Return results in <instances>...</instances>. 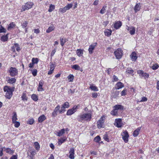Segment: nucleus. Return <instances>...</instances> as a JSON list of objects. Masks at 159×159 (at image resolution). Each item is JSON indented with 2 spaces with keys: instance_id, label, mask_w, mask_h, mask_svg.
Here are the masks:
<instances>
[{
  "instance_id": "nucleus-32",
  "label": "nucleus",
  "mask_w": 159,
  "mask_h": 159,
  "mask_svg": "<svg viewBox=\"0 0 159 159\" xmlns=\"http://www.w3.org/2000/svg\"><path fill=\"white\" fill-rule=\"evenodd\" d=\"M89 88L92 90H93L94 91H98V88L96 86H93V85H91Z\"/></svg>"
},
{
  "instance_id": "nucleus-35",
  "label": "nucleus",
  "mask_w": 159,
  "mask_h": 159,
  "mask_svg": "<svg viewBox=\"0 0 159 159\" xmlns=\"http://www.w3.org/2000/svg\"><path fill=\"white\" fill-rule=\"evenodd\" d=\"M111 114L113 116H117L118 115V111L115 109L111 111Z\"/></svg>"
},
{
  "instance_id": "nucleus-12",
  "label": "nucleus",
  "mask_w": 159,
  "mask_h": 159,
  "mask_svg": "<svg viewBox=\"0 0 159 159\" xmlns=\"http://www.w3.org/2000/svg\"><path fill=\"white\" fill-rule=\"evenodd\" d=\"M69 153L70 154L69 156L70 158V159H74L75 158L74 156L75 154V151L73 148H70Z\"/></svg>"
},
{
  "instance_id": "nucleus-56",
  "label": "nucleus",
  "mask_w": 159,
  "mask_h": 159,
  "mask_svg": "<svg viewBox=\"0 0 159 159\" xmlns=\"http://www.w3.org/2000/svg\"><path fill=\"white\" fill-rule=\"evenodd\" d=\"M32 75L34 76L37 75V70L36 69H34L33 70H31Z\"/></svg>"
},
{
  "instance_id": "nucleus-41",
  "label": "nucleus",
  "mask_w": 159,
  "mask_h": 159,
  "mask_svg": "<svg viewBox=\"0 0 159 159\" xmlns=\"http://www.w3.org/2000/svg\"><path fill=\"white\" fill-rule=\"evenodd\" d=\"M22 100L24 101H27V98L25 93H23L21 96Z\"/></svg>"
},
{
  "instance_id": "nucleus-3",
  "label": "nucleus",
  "mask_w": 159,
  "mask_h": 159,
  "mask_svg": "<svg viewBox=\"0 0 159 159\" xmlns=\"http://www.w3.org/2000/svg\"><path fill=\"white\" fill-rule=\"evenodd\" d=\"M9 75L12 77L17 75L18 74L17 70L15 67H10L8 70Z\"/></svg>"
},
{
  "instance_id": "nucleus-18",
  "label": "nucleus",
  "mask_w": 159,
  "mask_h": 159,
  "mask_svg": "<svg viewBox=\"0 0 159 159\" xmlns=\"http://www.w3.org/2000/svg\"><path fill=\"white\" fill-rule=\"evenodd\" d=\"M141 127H138L135 130L133 134V136L134 137H137L139 134V131L141 129Z\"/></svg>"
},
{
  "instance_id": "nucleus-54",
  "label": "nucleus",
  "mask_w": 159,
  "mask_h": 159,
  "mask_svg": "<svg viewBox=\"0 0 159 159\" xmlns=\"http://www.w3.org/2000/svg\"><path fill=\"white\" fill-rule=\"evenodd\" d=\"M60 108V106L59 105H57V107L55 108L53 111L57 113L58 112H59Z\"/></svg>"
},
{
  "instance_id": "nucleus-44",
  "label": "nucleus",
  "mask_w": 159,
  "mask_h": 159,
  "mask_svg": "<svg viewBox=\"0 0 159 159\" xmlns=\"http://www.w3.org/2000/svg\"><path fill=\"white\" fill-rule=\"evenodd\" d=\"M74 113L72 110L71 109H70L67 111L66 113V115H67L70 116L72 115Z\"/></svg>"
},
{
  "instance_id": "nucleus-13",
  "label": "nucleus",
  "mask_w": 159,
  "mask_h": 159,
  "mask_svg": "<svg viewBox=\"0 0 159 159\" xmlns=\"http://www.w3.org/2000/svg\"><path fill=\"white\" fill-rule=\"evenodd\" d=\"M97 45V43H95L89 46L88 50L90 54H91L93 53V51L94 49Z\"/></svg>"
},
{
  "instance_id": "nucleus-43",
  "label": "nucleus",
  "mask_w": 159,
  "mask_h": 159,
  "mask_svg": "<svg viewBox=\"0 0 159 159\" xmlns=\"http://www.w3.org/2000/svg\"><path fill=\"white\" fill-rule=\"evenodd\" d=\"M39 60L37 58H33L32 60V62L34 64H37Z\"/></svg>"
},
{
  "instance_id": "nucleus-15",
  "label": "nucleus",
  "mask_w": 159,
  "mask_h": 159,
  "mask_svg": "<svg viewBox=\"0 0 159 159\" xmlns=\"http://www.w3.org/2000/svg\"><path fill=\"white\" fill-rule=\"evenodd\" d=\"M127 30L129 31L131 35H133L135 34V30L134 27L127 26Z\"/></svg>"
},
{
  "instance_id": "nucleus-64",
  "label": "nucleus",
  "mask_w": 159,
  "mask_h": 159,
  "mask_svg": "<svg viewBox=\"0 0 159 159\" xmlns=\"http://www.w3.org/2000/svg\"><path fill=\"white\" fill-rule=\"evenodd\" d=\"M75 92V89L72 90L70 89L68 91V93L69 94H73Z\"/></svg>"
},
{
  "instance_id": "nucleus-11",
  "label": "nucleus",
  "mask_w": 159,
  "mask_h": 159,
  "mask_svg": "<svg viewBox=\"0 0 159 159\" xmlns=\"http://www.w3.org/2000/svg\"><path fill=\"white\" fill-rule=\"evenodd\" d=\"M124 87V84L120 82H117L116 84V87H114V89H119Z\"/></svg>"
},
{
  "instance_id": "nucleus-40",
  "label": "nucleus",
  "mask_w": 159,
  "mask_h": 159,
  "mask_svg": "<svg viewBox=\"0 0 159 159\" xmlns=\"http://www.w3.org/2000/svg\"><path fill=\"white\" fill-rule=\"evenodd\" d=\"M72 68L74 69L75 70H79V69L80 68V66L77 65H74L72 66Z\"/></svg>"
},
{
  "instance_id": "nucleus-63",
  "label": "nucleus",
  "mask_w": 159,
  "mask_h": 159,
  "mask_svg": "<svg viewBox=\"0 0 159 159\" xmlns=\"http://www.w3.org/2000/svg\"><path fill=\"white\" fill-rule=\"evenodd\" d=\"M148 99L145 97H143L142 99L140 101V102H144L147 101Z\"/></svg>"
},
{
  "instance_id": "nucleus-47",
  "label": "nucleus",
  "mask_w": 159,
  "mask_h": 159,
  "mask_svg": "<svg viewBox=\"0 0 159 159\" xmlns=\"http://www.w3.org/2000/svg\"><path fill=\"white\" fill-rule=\"evenodd\" d=\"M31 98L35 101H37L38 99L37 96L35 94H33L32 95Z\"/></svg>"
},
{
  "instance_id": "nucleus-2",
  "label": "nucleus",
  "mask_w": 159,
  "mask_h": 159,
  "mask_svg": "<svg viewBox=\"0 0 159 159\" xmlns=\"http://www.w3.org/2000/svg\"><path fill=\"white\" fill-rule=\"evenodd\" d=\"M15 88L14 87H11L7 86L4 87V90L6 92L5 96L8 99H10L12 95L13 92L14 91Z\"/></svg>"
},
{
  "instance_id": "nucleus-38",
  "label": "nucleus",
  "mask_w": 159,
  "mask_h": 159,
  "mask_svg": "<svg viewBox=\"0 0 159 159\" xmlns=\"http://www.w3.org/2000/svg\"><path fill=\"white\" fill-rule=\"evenodd\" d=\"M65 108L64 107L62 106L61 107V109H59V112L60 114H62L64 113L65 111L66 110L65 109Z\"/></svg>"
},
{
  "instance_id": "nucleus-19",
  "label": "nucleus",
  "mask_w": 159,
  "mask_h": 159,
  "mask_svg": "<svg viewBox=\"0 0 159 159\" xmlns=\"http://www.w3.org/2000/svg\"><path fill=\"white\" fill-rule=\"evenodd\" d=\"M113 109L118 110H123L124 109V107L123 106L120 105H116L114 106L113 107Z\"/></svg>"
},
{
  "instance_id": "nucleus-7",
  "label": "nucleus",
  "mask_w": 159,
  "mask_h": 159,
  "mask_svg": "<svg viewBox=\"0 0 159 159\" xmlns=\"http://www.w3.org/2000/svg\"><path fill=\"white\" fill-rule=\"evenodd\" d=\"M33 4H34L32 2H27L25 3L24 6L22 7V8L21 9V11H25L26 10H27L31 8Z\"/></svg>"
},
{
  "instance_id": "nucleus-46",
  "label": "nucleus",
  "mask_w": 159,
  "mask_h": 159,
  "mask_svg": "<svg viewBox=\"0 0 159 159\" xmlns=\"http://www.w3.org/2000/svg\"><path fill=\"white\" fill-rule=\"evenodd\" d=\"M126 72L129 74H132L133 73L134 71L131 68H128L126 71Z\"/></svg>"
},
{
  "instance_id": "nucleus-29",
  "label": "nucleus",
  "mask_w": 159,
  "mask_h": 159,
  "mask_svg": "<svg viewBox=\"0 0 159 159\" xmlns=\"http://www.w3.org/2000/svg\"><path fill=\"white\" fill-rule=\"evenodd\" d=\"M9 34H7L5 35L2 36L1 38V40L3 42H5L7 40H8V35Z\"/></svg>"
},
{
  "instance_id": "nucleus-51",
  "label": "nucleus",
  "mask_w": 159,
  "mask_h": 159,
  "mask_svg": "<svg viewBox=\"0 0 159 159\" xmlns=\"http://www.w3.org/2000/svg\"><path fill=\"white\" fill-rule=\"evenodd\" d=\"M68 78L70 82H72L74 79V76L73 75L70 74L68 76Z\"/></svg>"
},
{
  "instance_id": "nucleus-31",
  "label": "nucleus",
  "mask_w": 159,
  "mask_h": 159,
  "mask_svg": "<svg viewBox=\"0 0 159 159\" xmlns=\"http://www.w3.org/2000/svg\"><path fill=\"white\" fill-rule=\"evenodd\" d=\"M112 31L111 30H107L104 32L106 36L108 37L110 36L111 34Z\"/></svg>"
},
{
  "instance_id": "nucleus-42",
  "label": "nucleus",
  "mask_w": 159,
  "mask_h": 159,
  "mask_svg": "<svg viewBox=\"0 0 159 159\" xmlns=\"http://www.w3.org/2000/svg\"><path fill=\"white\" fill-rule=\"evenodd\" d=\"M159 67V66L157 64H155L152 66V68L153 70H156Z\"/></svg>"
},
{
  "instance_id": "nucleus-20",
  "label": "nucleus",
  "mask_w": 159,
  "mask_h": 159,
  "mask_svg": "<svg viewBox=\"0 0 159 159\" xmlns=\"http://www.w3.org/2000/svg\"><path fill=\"white\" fill-rule=\"evenodd\" d=\"M3 149H4L6 152L10 154H12L14 152V151L11 150L9 148H5V147H3Z\"/></svg>"
},
{
  "instance_id": "nucleus-34",
  "label": "nucleus",
  "mask_w": 159,
  "mask_h": 159,
  "mask_svg": "<svg viewBox=\"0 0 159 159\" xmlns=\"http://www.w3.org/2000/svg\"><path fill=\"white\" fill-rule=\"evenodd\" d=\"M107 7V6H104L102 8L100 11V13L101 14H104L106 11V8Z\"/></svg>"
},
{
  "instance_id": "nucleus-25",
  "label": "nucleus",
  "mask_w": 159,
  "mask_h": 159,
  "mask_svg": "<svg viewBox=\"0 0 159 159\" xmlns=\"http://www.w3.org/2000/svg\"><path fill=\"white\" fill-rule=\"evenodd\" d=\"M43 84V83L42 81H40L39 82V87L38 88V90L39 91H41L43 90V89L42 88Z\"/></svg>"
},
{
  "instance_id": "nucleus-1",
  "label": "nucleus",
  "mask_w": 159,
  "mask_h": 159,
  "mask_svg": "<svg viewBox=\"0 0 159 159\" xmlns=\"http://www.w3.org/2000/svg\"><path fill=\"white\" fill-rule=\"evenodd\" d=\"M92 118V115L90 113H84L79 115L77 117L78 121L84 122L85 121H89Z\"/></svg>"
},
{
  "instance_id": "nucleus-45",
  "label": "nucleus",
  "mask_w": 159,
  "mask_h": 159,
  "mask_svg": "<svg viewBox=\"0 0 159 159\" xmlns=\"http://www.w3.org/2000/svg\"><path fill=\"white\" fill-rule=\"evenodd\" d=\"M127 90L126 89H124L120 93L121 96H125L127 94Z\"/></svg>"
},
{
  "instance_id": "nucleus-55",
  "label": "nucleus",
  "mask_w": 159,
  "mask_h": 159,
  "mask_svg": "<svg viewBox=\"0 0 159 159\" xmlns=\"http://www.w3.org/2000/svg\"><path fill=\"white\" fill-rule=\"evenodd\" d=\"M14 46L16 48V50L17 51H19L20 50V49L18 43H15Z\"/></svg>"
},
{
  "instance_id": "nucleus-62",
  "label": "nucleus",
  "mask_w": 159,
  "mask_h": 159,
  "mask_svg": "<svg viewBox=\"0 0 159 159\" xmlns=\"http://www.w3.org/2000/svg\"><path fill=\"white\" fill-rule=\"evenodd\" d=\"M92 96L93 98H97L98 95V94L96 93H92Z\"/></svg>"
},
{
  "instance_id": "nucleus-36",
  "label": "nucleus",
  "mask_w": 159,
  "mask_h": 159,
  "mask_svg": "<svg viewBox=\"0 0 159 159\" xmlns=\"http://www.w3.org/2000/svg\"><path fill=\"white\" fill-rule=\"evenodd\" d=\"M60 40L61 41V44L63 46L66 42V39L62 38H60Z\"/></svg>"
},
{
  "instance_id": "nucleus-14",
  "label": "nucleus",
  "mask_w": 159,
  "mask_h": 159,
  "mask_svg": "<svg viewBox=\"0 0 159 159\" xmlns=\"http://www.w3.org/2000/svg\"><path fill=\"white\" fill-rule=\"evenodd\" d=\"M141 6L140 3H137L134 6V10L135 13L139 11L141 8Z\"/></svg>"
},
{
  "instance_id": "nucleus-61",
  "label": "nucleus",
  "mask_w": 159,
  "mask_h": 159,
  "mask_svg": "<svg viewBox=\"0 0 159 159\" xmlns=\"http://www.w3.org/2000/svg\"><path fill=\"white\" fill-rule=\"evenodd\" d=\"M103 139L106 141L109 142V140L108 138V136L107 134L103 136Z\"/></svg>"
},
{
  "instance_id": "nucleus-17",
  "label": "nucleus",
  "mask_w": 159,
  "mask_h": 159,
  "mask_svg": "<svg viewBox=\"0 0 159 159\" xmlns=\"http://www.w3.org/2000/svg\"><path fill=\"white\" fill-rule=\"evenodd\" d=\"M122 25L121 22L120 21L116 22L114 25V27L116 29H117L120 28Z\"/></svg>"
},
{
  "instance_id": "nucleus-49",
  "label": "nucleus",
  "mask_w": 159,
  "mask_h": 159,
  "mask_svg": "<svg viewBox=\"0 0 159 159\" xmlns=\"http://www.w3.org/2000/svg\"><path fill=\"white\" fill-rule=\"evenodd\" d=\"M6 30L2 26H1L0 28V33H6Z\"/></svg>"
},
{
  "instance_id": "nucleus-57",
  "label": "nucleus",
  "mask_w": 159,
  "mask_h": 159,
  "mask_svg": "<svg viewBox=\"0 0 159 159\" xmlns=\"http://www.w3.org/2000/svg\"><path fill=\"white\" fill-rule=\"evenodd\" d=\"M78 105L77 106L75 105L74 106V107L72 109H71L73 111L74 113H75V112L77 110V109L78 107Z\"/></svg>"
},
{
  "instance_id": "nucleus-10",
  "label": "nucleus",
  "mask_w": 159,
  "mask_h": 159,
  "mask_svg": "<svg viewBox=\"0 0 159 159\" xmlns=\"http://www.w3.org/2000/svg\"><path fill=\"white\" fill-rule=\"evenodd\" d=\"M137 73L139 74L140 76L142 77H144L145 79L148 78L149 75L146 73H144L143 71L142 70H139L137 71Z\"/></svg>"
},
{
  "instance_id": "nucleus-5",
  "label": "nucleus",
  "mask_w": 159,
  "mask_h": 159,
  "mask_svg": "<svg viewBox=\"0 0 159 159\" xmlns=\"http://www.w3.org/2000/svg\"><path fill=\"white\" fill-rule=\"evenodd\" d=\"M73 6L72 3L68 4L64 8H60L59 9V11L62 13H64L66 11L71 8Z\"/></svg>"
},
{
  "instance_id": "nucleus-59",
  "label": "nucleus",
  "mask_w": 159,
  "mask_h": 159,
  "mask_svg": "<svg viewBox=\"0 0 159 159\" xmlns=\"http://www.w3.org/2000/svg\"><path fill=\"white\" fill-rule=\"evenodd\" d=\"M28 24V23L27 21H25V22H24L22 24V27L23 28L26 27L27 26Z\"/></svg>"
},
{
  "instance_id": "nucleus-37",
  "label": "nucleus",
  "mask_w": 159,
  "mask_h": 159,
  "mask_svg": "<svg viewBox=\"0 0 159 159\" xmlns=\"http://www.w3.org/2000/svg\"><path fill=\"white\" fill-rule=\"evenodd\" d=\"M34 145L35 149L37 150H39L40 148V146L39 143L37 142L34 143Z\"/></svg>"
},
{
  "instance_id": "nucleus-30",
  "label": "nucleus",
  "mask_w": 159,
  "mask_h": 159,
  "mask_svg": "<svg viewBox=\"0 0 159 159\" xmlns=\"http://www.w3.org/2000/svg\"><path fill=\"white\" fill-rule=\"evenodd\" d=\"M13 116H12V123H14V122L16 121V120L17 119V116L16 113L15 112H13Z\"/></svg>"
},
{
  "instance_id": "nucleus-48",
  "label": "nucleus",
  "mask_w": 159,
  "mask_h": 159,
  "mask_svg": "<svg viewBox=\"0 0 159 159\" xmlns=\"http://www.w3.org/2000/svg\"><path fill=\"white\" fill-rule=\"evenodd\" d=\"M101 139V138L99 136H97L94 139V141L96 142H99Z\"/></svg>"
},
{
  "instance_id": "nucleus-26",
  "label": "nucleus",
  "mask_w": 159,
  "mask_h": 159,
  "mask_svg": "<svg viewBox=\"0 0 159 159\" xmlns=\"http://www.w3.org/2000/svg\"><path fill=\"white\" fill-rule=\"evenodd\" d=\"M65 133V129H62L57 133V136H61Z\"/></svg>"
},
{
  "instance_id": "nucleus-16",
  "label": "nucleus",
  "mask_w": 159,
  "mask_h": 159,
  "mask_svg": "<svg viewBox=\"0 0 159 159\" xmlns=\"http://www.w3.org/2000/svg\"><path fill=\"white\" fill-rule=\"evenodd\" d=\"M115 121L116 124L115 125L118 128L121 127L122 126L121 119H116Z\"/></svg>"
},
{
  "instance_id": "nucleus-4",
  "label": "nucleus",
  "mask_w": 159,
  "mask_h": 159,
  "mask_svg": "<svg viewBox=\"0 0 159 159\" xmlns=\"http://www.w3.org/2000/svg\"><path fill=\"white\" fill-rule=\"evenodd\" d=\"M105 117L104 116H102L100 119L97 122V126L99 129L102 127H104V120Z\"/></svg>"
},
{
  "instance_id": "nucleus-39",
  "label": "nucleus",
  "mask_w": 159,
  "mask_h": 159,
  "mask_svg": "<svg viewBox=\"0 0 159 159\" xmlns=\"http://www.w3.org/2000/svg\"><path fill=\"white\" fill-rule=\"evenodd\" d=\"M55 9V6L54 5L51 4L49 7V8L48 10L49 12H51L53 11Z\"/></svg>"
},
{
  "instance_id": "nucleus-58",
  "label": "nucleus",
  "mask_w": 159,
  "mask_h": 159,
  "mask_svg": "<svg viewBox=\"0 0 159 159\" xmlns=\"http://www.w3.org/2000/svg\"><path fill=\"white\" fill-rule=\"evenodd\" d=\"M118 80V77L115 75H114L113 76L112 78V82L117 81Z\"/></svg>"
},
{
  "instance_id": "nucleus-28",
  "label": "nucleus",
  "mask_w": 159,
  "mask_h": 159,
  "mask_svg": "<svg viewBox=\"0 0 159 159\" xmlns=\"http://www.w3.org/2000/svg\"><path fill=\"white\" fill-rule=\"evenodd\" d=\"M15 26V24L13 22H12L9 24L7 27V30H9L13 28Z\"/></svg>"
},
{
  "instance_id": "nucleus-53",
  "label": "nucleus",
  "mask_w": 159,
  "mask_h": 159,
  "mask_svg": "<svg viewBox=\"0 0 159 159\" xmlns=\"http://www.w3.org/2000/svg\"><path fill=\"white\" fill-rule=\"evenodd\" d=\"M63 106L65 107V108H68L69 107V104L68 102H66L63 105Z\"/></svg>"
},
{
  "instance_id": "nucleus-9",
  "label": "nucleus",
  "mask_w": 159,
  "mask_h": 159,
  "mask_svg": "<svg viewBox=\"0 0 159 159\" xmlns=\"http://www.w3.org/2000/svg\"><path fill=\"white\" fill-rule=\"evenodd\" d=\"M116 90L117 89H114V88H113L111 91V96L114 98L118 97L119 94L120 92Z\"/></svg>"
},
{
  "instance_id": "nucleus-8",
  "label": "nucleus",
  "mask_w": 159,
  "mask_h": 159,
  "mask_svg": "<svg viewBox=\"0 0 159 159\" xmlns=\"http://www.w3.org/2000/svg\"><path fill=\"white\" fill-rule=\"evenodd\" d=\"M122 136V139L125 143H127L128 141L129 135L127 131L126 130L123 132V134H121Z\"/></svg>"
},
{
  "instance_id": "nucleus-33",
  "label": "nucleus",
  "mask_w": 159,
  "mask_h": 159,
  "mask_svg": "<svg viewBox=\"0 0 159 159\" xmlns=\"http://www.w3.org/2000/svg\"><path fill=\"white\" fill-rule=\"evenodd\" d=\"M54 29L55 27L54 26H50L47 30L46 32L47 33H49L53 30Z\"/></svg>"
},
{
  "instance_id": "nucleus-24",
  "label": "nucleus",
  "mask_w": 159,
  "mask_h": 159,
  "mask_svg": "<svg viewBox=\"0 0 159 159\" xmlns=\"http://www.w3.org/2000/svg\"><path fill=\"white\" fill-rule=\"evenodd\" d=\"M66 140V138L65 137L64 138H61L60 139H58V144L60 145L61 144L65 142Z\"/></svg>"
},
{
  "instance_id": "nucleus-21",
  "label": "nucleus",
  "mask_w": 159,
  "mask_h": 159,
  "mask_svg": "<svg viewBox=\"0 0 159 159\" xmlns=\"http://www.w3.org/2000/svg\"><path fill=\"white\" fill-rule=\"evenodd\" d=\"M130 57L133 61H136L137 58V57L136 56V53L135 52H133L130 55Z\"/></svg>"
},
{
  "instance_id": "nucleus-52",
  "label": "nucleus",
  "mask_w": 159,
  "mask_h": 159,
  "mask_svg": "<svg viewBox=\"0 0 159 159\" xmlns=\"http://www.w3.org/2000/svg\"><path fill=\"white\" fill-rule=\"evenodd\" d=\"M12 123L14 124L16 128H18L20 125V123L18 121H15Z\"/></svg>"
},
{
  "instance_id": "nucleus-60",
  "label": "nucleus",
  "mask_w": 159,
  "mask_h": 159,
  "mask_svg": "<svg viewBox=\"0 0 159 159\" xmlns=\"http://www.w3.org/2000/svg\"><path fill=\"white\" fill-rule=\"evenodd\" d=\"M50 69L54 70L55 68L54 64H53L52 63L50 62Z\"/></svg>"
},
{
  "instance_id": "nucleus-23",
  "label": "nucleus",
  "mask_w": 159,
  "mask_h": 159,
  "mask_svg": "<svg viewBox=\"0 0 159 159\" xmlns=\"http://www.w3.org/2000/svg\"><path fill=\"white\" fill-rule=\"evenodd\" d=\"M83 50L81 49H78L76 51V53L77 55L79 57L82 56L83 53Z\"/></svg>"
},
{
  "instance_id": "nucleus-22",
  "label": "nucleus",
  "mask_w": 159,
  "mask_h": 159,
  "mask_svg": "<svg viewBox=\"0 0 159 159\" xmlns=\"http://www.w3.org/2000/svg\"><path fill=\"white\" fill-rule=\"evenodd\" d=\"M46 119V116L44 115H43L39 117L38 118V121L39 123H42Z\"/></svg>"
},
{
  "instance_id": "nucleus-50",
  "label": "nucleus",
  "mask_w": 159,
  "mask_h": 159,
  "mask_svg": "<svg viewBox=\"0 0 159 159\" xmlns=\"http://www.w3.org/2000/svg\"><path fill=\"white\" fill-rule=\"evenodd\" d=\"M34 122V120L33 118L29 119L27 121V123L30 125H31L33 124Z\"/></svg>"
},
{
  "instance_id": "nucleus-27",
  "label": "nucleus",
  "mask_w": 159,
  "mask_h": 159,
  "mask_svg": "<svg viewBox=\"0 0 159 159\" xmlns=\"http://www.w3.org/2000/svg\"><path fill=\"white\" fill-rule=\"evenodd\" d=\"M16 81V79L15 78H9V79L8 81V82L10 84H13L15 83Z\"/></svg>"
},
{
  "instance_id": "nucleus-6",
  "label": "nucleus",
  "mask_w": 159,
  "mask_h": 159,
  "mask_svg": "<svg viewBox=\"0 0 159 159\" xmlns=\"http://www.w3.org/2000/svg\"><path fill=\"white\" fill-rule=\"evenodd\" d=\"M114 53L117 59H120L121 58L123 53L121 49L120 48L117 49L114 52Z\"/></svg>"
}]
</instances>
